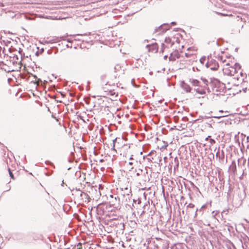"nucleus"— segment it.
Returning a JSON list of instances; mask_svg holds the SVG:
<instances>
[{
    "label": "nucleus",
    "mask_w": 249,
    "mask_h": 249,
    "mask_svg": "<svg viewBox=\"0 0 249 249\" xmlns=\"http://www.w3.org/2000/svg\"><path fill=\"white\" fill-rule=\"evenodd\" d=\"M216 157L219 156V153H218V151H217V152H216Z\"/></svg>",
    "instance_id": "obj_20"
},
{
    "label": "nucleus",
    "mask_w": 249,
    "mask_h": 249,
    "mask_svg": "<svg viewBox=\"0 0 249 249\" xmlns=\"http://www.w3.org/2000/svg\"><path fill=\"white\" fill-rule=\"evenodd\" d=\"M221 117V116H217H217H216V117H215V118H220V117Z\"/></svg>",
    "instance_id": "obj_28"
},
{
    "label": "nucleus",
    "mask_w": 249,
    "mask_h": 249,
    "mask_svg": "<svg viewBox=\"0 0 249 249\" xmlns=\"http://www.w3.org/2000/svg\"><path fill=\"white\" fill-rule=\"evenodd\" d=\"M164 41L167 44L170 43L171 42V39L169 37H166L165 38Z\"/></svg>",
    "instance_id": "obj_8"
},
{
    "label": "nucleus",
    "mask_w": 249,
    "mask_h": 249,
    "mask_svg": "<svg viewBox=\"0 0 249 249\" xmlns=\"http://www.w3.org/2000/svg\"><path fill=\"white\" fill-rule=\"evenodd\" d=\"M165 47V45L164 44V43H161V51L163 52L164 48Z\"/></svg>",
    "instance_id": "obj_13"
},
{
    "label": "nucleus",
    "mask_w": 249,
    "mask_h": 249,
    "mask_svg": "<svg viewBox=\"0 0 249 249\" xmlns=\"http://www.w3.org/2000/svg\"><path fill=\"white\" fill-rule=\"evenodd\" d=\"M229 63H227L225 66H224L223 70L224 72L227 75H234V73L236 72V69L237 68L240 69L239 64H235V67H230Z\"/></svg>",
    "instance_id": "obj_2"
},
{
    "label": "nucleus",
    "mask_w": 249,
    "mask_h": 249,
    "mask_svg": "<svg viewBox=\"0 0 249 249\" xmlns=\"http://www.w3.org/2000/svg\"><path fill=\"white\" fill-rule=\"evenodd\" d=\"M144 213V210H143V211L142 212V213H141V215L143 214Z\"/></svg>",
    "instance_id": "obj_21"
},
{
    "label": "nucleus",
    "mask_w": 249,
    "mask_h": 249,
    "mask_svg": "<svg viewBox=\"0 0 249 249\" xmlns=\"http://www.w3.org/2000/svg\"><path fill=\"white\" fill-rule=\"evenodd\" d=\"M152 47H153V49H154V50H156V51H157V47H156V44H152Z\"/></svg>",
    "instance_id": "obj_11"
},
{
    "label": "nucleus",
    "mask_w": 249,
    "mask_h": 249,
    "mask_svg": "<svg viewBox=\"0 0 249 249\" xmlns=\"http://www.w3.org/2000/svg\"><path fill=\"white\" fill-rule=\"evenodd\" d=\"M171 23L172 24H175V22H172Z\"/></svg>",
    "instance_id": "obj_29"
},
{
    "label": "nucleus",
    "mask_w": 249,
    "mask_h": 249,
    "mask_svg": "<svg viewBox=\"0 0 249 249\" xmlns=\"http://www.w3.org/2000/svg\"><path fill=\"white\" fill-rule=\"evenodd\" d=\"M80 246H81V244L80 243H79V244L77 245L78 249H80Z\"/></svg>",
    "instance_id": "obj_18"
},
{
    "label": "nucleus",
    "mask_w": 249,
    "mask_h": 249,
    "mask_svg": "<svg viewBox=\"0 0 249 249\" xmlns=\"http://www.w3.org/2000/svg\"><path fill=\"white\" fill-rule=\"evenodd\" d=\"M210 142H211V143H212L213 142H214L215 141H214V140L211 139H210Z\"/></svg>",
    "instance_id": "obj_17"
},
{
    "label": "nucleus",
    "mask_w": 249,
    "mask_h": 249,
    "mask_svg": "<svg viewBox=\"0 0 249 249\" xmlns=\"http://www.w3.org/2000/svg\"><path fill=\"white\" fill-rule=\"evenodd\" d=\"M187 207L189 208H193L194 207V205L191 203H190L189 205H187Z\"/></svg>",
    "instance_id": "obj_12"
},
{
    "label": "nucleus",
    "mask_w": 249,
    "mask_h": 249,
    "mask_svg": "<svg viewBox=\"0 0 249 249\" xmlns=\"http://www.w3.org/2000/svg\"><path fill=\"white\" fill-rule=\"evenodd\" d=\"M189 82L194 86H199V81L196 79H190Z\"/></svg>",
    "instance_id": "obj_4"
},
{
    "label": "nucleus",
    "mask_w": 249,
    "mask_h": 249,
    "mask_svg": "<svg viewBox=\"0 0 249 249\" xmlns=\"http://www.w3.org/2000/svg\"><path fill=\"white\" fill-rule=\"evenodd\" d=\"M206 124L210 127H212L211 124L210 123H206Z\"/></svg>",
    "instance_id": "obj_16"
},
{
    "label": "nucleus",
    "mask_w": 249,
    "mask_h": 249,
    "mask_svg": "<svg viewBox=\"0 0 249 249\" xmlns=\"http://www.w3.org/2000/svg\"><path fill=\"white\" fill-rule=\"evenodd\" d=\"M133 201L134 202H135V200L134 199H133Z\"/></svg>",
    "instance_id": "obj_34"
},
{
    "label": "nucleus",
    "mask_w": 249,
    "mask_h": 249,
    "mask_svg": "<svg viewBox=\"0 0 249 249\" xmlns=\"http://www.w3.org/2000/svg\"><path fill=\"white\" fill-rule=\"evenodd\" d=\"M150 46H151V45H149V44L146 45V47H150Z\"/></svg>",
    "instance_id": "obj_26"
},
{
    "label": "nucleus",
    "mask_w": 249,
    "mask_h": 249,
    "mask_svg": "<svg viewBox=\"0 0 249 249\" xmlns=\"http://www.w3.org/2000/svg\"><path fill=\"white\" fill-rule=\"evenodd\" d=\"M180 86L186 92H190L191 90V88L190 86L185 83L183 81L180 82Z\"/></svg>",
    "instance_id": "obj_3"
},
{
    "label": "nucleus",
    "mask_w": 249,
    "mask_h": 249,
    "mask_svg": "<svg viewBox=\"0 0 249 249\" xmlns=\"http://www.w3.org/2000/svg\"><path fill=\"white\" fill-rule=\"evenodd\" d=\"M132 156H131L130 157V158H129V159H130V160H132V159H133V158H132Z\"/></svg>",
    "instance_id": "obj_32"
},
{
    "label": "nucleus",
    "mask_w": 249,
    "mask_h": 249,
    "mask_svg": "<svg viewBox=\"0 0 249 249\" xmlns=\"http://www.w3.org/2000/svg\"><path fill=\"white\" fill-rule=\"evenodd\" d=\"M169 59H170V60H171V57H169Z\"/></svg>",
    "instance_id": "obj_35"
},
{
    "label": "nucleus",
    "mask_w": 249,
    "mask_h": 249,
    "mask_svg": "<svg viewBox=\"0 0 249 249\" xmlns=\"http://www.w3.org/2000/svg\"><path fill=\"white\" fill-rule=\"evenodd\" d=\"M76 191L77 192V195H79L81 197V198H82V196L83 195H85V196H86V194L84 193H83L81 191H80L79 189L78 190H77L76 189Z\"/></svg>",
    "instance_id": "obj_5"
},
{
    "label": "nucleus",
    "mask_w": 249,
    "mask_h": 249,
    "mask_svg": "<svg viewBox=\"0 0 249 249\" xmlns=\"http://www.w3.org/2000/svg\"><path fill=\"white\" fill-rule=\"evenodd\" d=\"M204 205H203V206L201 207V208L200 209V210H200H200H202V209L204 207Z\"/></svg>",
    "instance_id": "obj_24"
},
{
    "label": "nucleus",
    "mask_w": 249,
    "mask_h": 249,
    "mask_svg": "<svg viewBox=\"0 0 249 249\" xmlns=\"http://www.w3.org/2000/svg\"><path fill=\"white\" fill-rule=\"evenodd\" d=\"M167 55H165V56H164V59H166L167 58Z\"/></svg>",
    "instance_id": "obj_22"
},
{
    "label": "nucleus",
    "mask_w": 249,
    "mask_h": 249,
    "mask_svg": "<svg viewBox=\"0 0 249 249\" xmlns=\"http://www.w3.org/2000/svg\"><path fill=\"white\" fill-rule=\"evenodd\" d=\"M138 204H140L141 203V201L140 200H138Z\"/></svg>",
    "instance_id": "obj_30"
},
{
    "label": "nucleus",
    "mask_w": 249,
    "mask_h": 249,
    "mask_svg": "<svg viewBox=\"0 0 249 249\" xmlns=\"http://www.w3.org/2000/svg\"><path fill=\"white\" fill-rule=\"evenodd\" d=\"M135 171L136 173L137 176H140L142 173V170L141 169H136Z\"/></svg>",
    "instance_id": "obj_6"
},
{
    "label": "nucleus",
    "mask_w": 249,
    "mask_h": 249,
    "mask_svg": "<svg viewBox=\"0 0 249 249\" xmlns=\"http://www.w3.org/2000/svg\"><path fill=\"white\" fill-rule=\"evenodd\" d=\"M116 141H117V138L114 139L112 141V147H113V149L114 151H116L115 149V143H116Z\"/></svg>",
    "instance_id": "obj_7"
},
{
    "label": "nucleus",
    "mask_w": 249,
    "mask_h": 249,
    "mask_svg": "<svg viewBox=\"0 0 249 249\" xmlns=\"http://www.w3.org/2000/svg\"><path fill=\"white\" fill-rule=\"evenodd\" d=\"M210 137V136H209L208 137H207V138H206V139H205V140H208V139H209V138Z\"/></svg>",
    "instance_id": "obj_27"
},
{
    "label": "nucleus",
    "mask_w": 249,
    "mask_h": 249,
    "mask_svg": "<svg viewBox=\"0 0 249 249\" xmlns=\"http://www.w3.org/2000/svg\"><path fill=\"white\" fill-rule=\"evenodd\" d=\"M133 163L132 162H129V165H132Z\"/></svg>",
    "instance_id": "obj_25"
},
{
    "label": "nucleus",
    "mask_w": 249,
    "mask_h": 249,
    "mask_svg": "<svg viewBox=\"0 0 249 249\" xmlns=\"http://www.w3.org/2000/svg\"><path fill=\"white\" fill-rule=\"evenodd\" d=\"M202 118L203 119V118L206 119V118H207V117L206 116H204V117H202Z\"/></svg>",
    "instance_id": "obj_31"
},
{
    "label": "nucleus",
    "mask_w": 249,
    "mask_h": 249,
    "mask_svg": "<svg viewBox=\"0 0 249 249\" xmlns=\"http://www.w3.org/2000/svg\"><path fill=\"white\" fill-rule=\"evenodd\" d=\"M198 211V209H196V210H195V215H194V217H196V215H197V211Z\"/></svg>",
    "instance_id": "obj_15"
},
{
    "label": "nucleus",
    "mask_w": 249,
    "mask_h": 249,
    "mask_svg": "<svg viewBox=\"0 0 249 249\" xmlns=\"http://www.w3.org/2000/svg\"><path fill=\"white\" fill-rule=\"evenodd\" d=\"M8 171H9V174L10 177L12 178H14V175H13V173H12L10 168H8Z\"/></svg>",
    "instance_id": "obj_9"
},
{
    "label": "nucleus",
    "mask_w": 249,
    "mask_h": 249,
    "mask_svg": "<svg viewBox=\"0 0 249 249\" xmlns=\"http://www.w3.org/2000/svg\"><path fill=\"white\" fill-rule=\"evenodd\" d=\"M167 145H165L161 147V148H165L167 147Z\"/></svg>",
    "instance_id": "obj_19"
},
{
    "label": "nucleus",
    "mask_w": 249,
    "mask_h": 249,
    "mask_svg": "<svg viewBox=\"0 0 249 249\" xmlns=\"http://www.w3.org/2000/svg\"><path fill=\"white\" fill-rule=\"evenodd\" d=\"M218 67V65H217L216 66L215 65L213 67H211V69L212 70H217Z\"/></svg>",
    "instance_id": "obj_10"
},
{
    "label": "nucleus",
    "mask_w": 249,
    "mask_h": 249,
    "mask_svg": "<svg viewBox=\"0 0 249 249\" xmlns=\"http://www.w3.org/2000/svg\"><path fill=\"white\" fill-rule=\"evenodd\" d=\"M196 90V91H197L198 93H200V94H203V93H204V91H203V90L199 91V90H198V89H197Z\"/></svg>",
    "instance_id": "obj_14"
},
{
    "label": "nucleus",
    "mask_w": 249,
    "mask_h": 249,
    "mask_svg": "<svg viewBox=\"0 0 249 249\" xmlns=\"http://www.w3.org/2000/svg\"><path fill=\"white\" fill-rule=\"evenodd\" d=\"M122 195L123 196V201L124 203L127 205L128 200H130L131 197V190L130 187H124L121 188Z\"/></svg>",
    "instance_id": "obj_1"
},
{
    "label": "nucleus",
    "mask_w": 249,
    "mask_h": 249,
    "mask_svg": "<svg viewBox=\"0 0 249 249\" xmlns=\"http://www.w3.org/2000/svg\"><path fill=\"white\" fill-rule=\"evenodd\" d=\"M103 161V160H102V159L100 160L101 162H102Z\"/></svg>",
    "instance_id": "obj_33"
},
{
    "label": "nucleus",
    "mask_w": 249,
    "mask_h": 249,
    "mask_svg": "<svg viewBox=\"0 0 249 249\" xmlns=\"http://www.w3.org/2000/svg\"><path fill=\"white\" fill-rule=\"evenodd\" d=\"M77 36H83V35H82V34H77ZM84 35H86V34H84Z\"/></svg>",
    "instance_id": "obj_23"
}]
</instances>
